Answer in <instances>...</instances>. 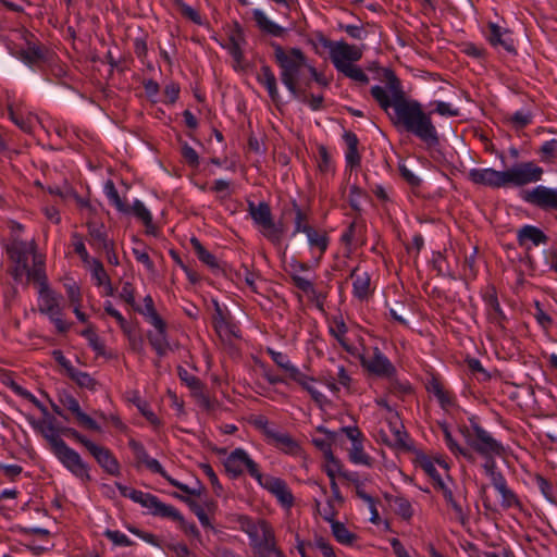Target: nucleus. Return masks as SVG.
Segmentation results:
<instances>
[{
    "label": "nucleus",
    "mask_w": 557,
    "mask_h": 557,
    "mask_svg": "<svg viewBox=\"0 0 557 557\" xmlns=\"http://www.w3.org/2000/svg\"><path fill=\"white\" fill-rule=\"evenodd\" d=\"M486 315L490 323L494 324L500 331L506 330L507 317L503 311L494 287L487 288L483 295Z\"/></svg>",
    "instance_id": "obj_17"
},
{
    "label": "nucleus",
    "mask_w": 557,
    "mask_h": 557,
    "mask_svg": "<svg viewBox=\"0 0 557 557\" xmlns=\"http://www.w3.org/2000/svg\"><path fill=\"white\" fill-rule=\"evenodd\" d=\"M174 496L188 505L190 510L197 516V518L202 527L212 528L209 517L206 513V511L201 505H199L196 500H194L189 497H186V496H182L178 494H174Z\"/></svg>",
    "instance_id": "obj_47"
},
{
    "label": "nucleus",
    "mask_w": 557,
    "mask_h": 557,
    "mask_svg": "<svg viewBox=\"0 0 557 557\" xmlns=\"http://www.w3.org/2000/svg\"><path fill=\"white\" fill-rule=\"evenodd\" d=\"M338 72L345 75L346 77L352 79L354 82L358 83L359 85H367L369 83L368 75L363 72V70L360 66L356 64L351 63Z\"/></svg>",
    "instance_id": "obj_53"
},
{
    "label": "nucleus",
    "mask_w": 557,
    "mask_h": 557,
    "mask_svg": "<svg viewBox=\"0 0 557 557\" xmlns=\"http://www.w3.org/2000/svg\"><path fill=\"white\" fill-rule=\"evenodd\" d=\"M292 207L295 212V228L293 234L310 231L311 225L308 223V214L299 207L296 200L292 201Z\"/></svg>",
    "instance_id": "obj_49"
},
{
    "label": "nucleus",
    "mask_w": 557,
    "mask_h": 557,
    "mask_svg": "<svg viewBox=\"0 0 557 557\" xmlns=\"http://www.w3.org/2000/svg\"><path fill=\"white\" fill-rule=\"evenodd\" d=\"M467 177L475 185L488 186L492 188L504 187L503 171H496L492 168L471 169Z\"/></svg>",
    "instance_id": "obj_19"
},
{
    "label": "nucleus",
    "mask_w": 557,
    "mask_h": 557,
    "mask_svg": "<svg viewBox=\"0 0 557 557\" xmlns=\"http://www.w3.org/2000/svg\"><path fill=\"white\" fill-rule=\"evenodd\" d=\"M104 194L109 202L115 207V209L124 214L128 213V205L120 197L117 189L113 181L108 180L104 184Z\"/></svg>",
    "instance_id": "obj_41"
},
{
    "label": "nucleus",
    "mask_w": 557,
    "mask_h": 557,
    "mask_svg": "<svg viewBox=\"0 0 557 557\" xmlns=\"http://www.w3.org/2000/svg\"><path fill=\"white\" fill-rule=\"evenodd\" d=\"M92 276L97 281L98 286L109 284L110 277L106 272L102 262L98 259L92 260Z\"/></svg>",
    "instance_id": "obj_62"
},
{
    "label": "nucleus",
    "mask_w": 557,
    "mask_h": 557,
    "mask_svg": "<svg viewBox=\"0 0 557 557\" xmlns=\"http://www.w3.org/2000/svg\"><path fill=\"white\" fill-rule=\"evenodd\" d=\"M318 169L321 173H329L333 171V162L332 157L324 145L318 146V158H317Z\"/></svg>",
    "instance_id": "obj_54"
},
{
    "label": "nucleus",
    "mask_w": 557,
    "mask_h": 557,
    "mask_svg": "<svg viewBox=\"0 0 557 557\" xmlns=\"http://www.w3.org/2000/svg\"><path fill=\"white\" fill-rule=\"evenodd\" d=\"M257 82L267 89L272 102L275 106H278L281 103V95L278 92L275 74L270 65L263 63L260 66V70L257 73Z\"/></svg>",
    "instance_id": "obj_24"
},
{
    "label": "nucleus",
    "mask_w": 557,
    "mask_h": 557,
    "mask_svg": "<svg viewBox=\"0 0 557 557\" xmlns=\"http://www.w3.org/2000/svg\"><path fill=\"white\" fill-rule=\"evenodd\" d=\"M32 426L49 443L51 451L66 470L84 483L91 481L88 463L60 437V428L55 425L54 417L48 416L42 421L34 420Z\"/></svg>",
    "instance_id": "obj_4"
},
{
    "label": "nucleus",
    "mask_w": 557,
    "mask_h": 557,
    "mask_svg": "<svg viewBox=\"0 0 557 557\" xmlns=\"http://www.w3.org/2000/svg\"><path fill=\"white\" fill-rule=\"evenodd\" d=\"M39 311L50 318L59 333H66L70 330V324L62 319L60 296L49 288L39 289Z\"/></svg>",
    "instance_id": "obj_13"
},
{
    "label": "nucleus",
    "mask_w": 557,
    "mask_h": 557,
    "mask_svg": "<svg viewBox=\"0 0 557 557\" xmlns=\"http://www.w3.org/2000/svg\"><path fill=\"white\" fill-rule=\"evenodd\" d=\"M268 443L275 446L285 454L296 455L300 446L288 433L275 429L268 437Z\"/></svg>",
    "instance_id": "obj_28"
},
{
    "label": "nucleus",
    "mask_w": 557,
    "mask_h": 557,
    "mask_svg": "<svg viewBox=\"0 0 557 557\" xmlns=\"http://www.w3.org/2000/svg\"><path fill=\"white\" fill-rule=\"evenodd\" d=\"M497 492L502 496L500 505L504 509H509L513 507L521 508V502L511 488L506 486Z\"/></svg>",
    "instance_id": "obj_56"
},
{
    "label": "nucleus",
    "mask_w": 557,
    "mask_h": 557,
    "mask_svg": "<svg viewBox=\"0 0 557 557\" xmlns=\"http://www.w3.org/2000/svg\"><path fill=\"white\" fill-rule=\"evenodd\" d=\"M88 243L96 249L110 247L113 240L108 238L106 227L102 223L87 222Z\"/></svg>",
    "instance_id": "obj_30"
},
{
    "label": "nucleus",
    "mask_w": 557,
    "mask_h": 557,
    "mask_svg": "<svg viewBox=\"0 0 557 557\" xmlns=\"http://www.w3.org/2000/svg\"><path fill=\"white\" fill-rule=\"evenodd\" d=\"M172 510L174 511L175 516H166L165 518L178 522L180 528L186 535L193 536L200 542L201 535L197 525L195 523L187 522L174 506H172Z\"/></svg>",
    "instance_id": "obj_44"
},
{
    "label": "nucleus",
    "mask_w": 557,
    "mask_h": 557,
    "mask_svg": "<svg viewBox=\"0 0 557 557\" xmlns=\"http://www.w3.org/2000/svg\"><path fill=\"white\" fill-rule=\"evenodd\" d=\"M60 403L74 414L78 425L90 431H100V425L81 409V405L74 396L64 395L60 398Z\"/></svg>",
    "instance_id": "obj_20"
},
{
    "label": "nucleus",
    "mask_w": 557,
    "mask_h": 557,
    "mask_svg": "<svg viewBox=\"0 0 557 557\" xmlns=\"http://www.w3.org/2000/svg\"><path fill=\"white\" fill-rule=\"evenodd\" d=\"M237 522L239 529L248 535L252 548L263 549L264 545L274 546V531L268 521L263 519L255 521L248 516L240 515L237 517Z\"/></svg>",
    "instance_id": "obj_7"
},
{
    "label": "nucleus",
    "mask_w": 557,
    "mask_h": 557,
    "mask_svg": "<svg viewBox=\"0 0 557 557\" xmlns=\"http://www.w3.org/2000/svg\"><path fill=\"white\" fill-rule=\"evenodd\" d=\"M248 212L255 224L262 228V234L271 242L278 243L283 235L282 225L275 224L272 218L271 208L268 202L261 201L256 205L248 202Z\"/></svg>",
    "instance_id": "obj_9"
},
{
    "label": "nucleus",
    "mask_w": 557,
    "mask_h": 557,
    "mask_svg": "<svg viewBox=\"0 0 557 557\" xmlns=\"http://www.w3.org/2000/svg\"><path fill=\"white\" fill-rule=\"evenodd\" d=\"M24 272H26L28 280L39 284V287H40L39 289L48 288V280H47V275H46V271H45V262L42 261V259L39 256L34 255L33 267L29 268L27 265V270H25Z\"/></svg>",
    "instance_id": "obj_34"
},
{
    "label": "nucleus",
    "mask_w": 557,
    "mask_h": 557,
    "mask_svg": "<svg viewBox=\"0 0 557 557\" xmlns=\"http://www.w3.org/2000/svg\"><path fill=\"white\" fill-rule=\"evenodd\" d=\"M177 375L180 380L186 384V386L190 389V394L196 400L197 405L207 412H213L219 407V401L216 398H212L206 391V385L201 382L199 377L191 374L184 367H177Z\"/></svg>",
    "instance_id": "obj_11"
},
{
    "label": "nucleus",
    "mask_w": 557,
    "mask_h": 557,
    "mask_svg": "<svg viewBox=\"0 0 557 557\" xmlns=\"http://www.w3.org/2000/svg\"><path fill=\"white\" fill-rule=\"evenodd\" d=\"M251 424L259 430L268 440V437L272 434V432L276 429L272 426L264 416H258L251 420Z\"/></svg>",
    "instance_id": "obj_63"
},
{
    "label": "nucleus",
    "mask_w": 557,
    "mask_h": 557,
    "mask_svg": "<svg viewBox=\"0 0 557 557\" xmlns=\"http://www.w3.org/2000/svg\"><path fill=\"white\" fill-rule=\"evenodd\" d=\"M271 47L274 51V60L280 67L282 83L294 98L306 101V91L301 85L306 88L311 85V79L305 76V72L311 66L308 58L300 48L284 49L277 42H272Z\"/></svg>",
    "instance_id": "obj_3"
},
{
    "label": "nucleus",
    "mask_w": 557,
    "mask_h": 557,
    "mask_svg": "<svg viewBox=\"0 0 557 557\" xmlns=\"http://www.w3.org/2000/svg\"><path fill=\"white\" fill-rule=\"evenodd\" d=\"M290 280L298 289H300L307 295H313L317 298V307L321 310L323 309V301L325 299V295H317L314 285L310 280L296 273L290 274Z\"/></svg>",
    "instance_id": "obj_38"
},
{
    "label": "nucleus",
    "mask_w": 557,
    "mask_h": 557,
    "mask_svg": "<svg viewBox=\"0 0 557 557\" xmlns=\"http://www.w3.org/2000/svg\"><path fill=\"white\" fill-rule=\"evenodd\" d=\"M223 465L231 479H237L247 471L263 488L273 494L280 503L292 506L294 496L286 482L281 478L263 475L259 469V465L250 458L245 449H234L227 456Z\"/></svg>",
    "instance_id": "obj_2"
},
{
    "label": "nucleus",
    "mask_w": 557,
    "mask_h": 557,
    "mask_svg": "<svg viewBox=\"0 0 557 557\" xmlns=\"http://www.w3.org/2000/svg\"><path fill=\"white\" fill-rule=\"evenodd\" d=\"M438 490L443 493L444 499L451 507L455 512V518L465 524L468 521V515L465 512L462 506L455 499L451 490L444 483L441 484Z\"/></svg>",
    "instance_id": "obj_39"
},
{
    "label": "nucleus",
    "mask_w": 557,
    "mask_h": 557,
    "mask_svg": "<svg viewBox=\"0 0 557 557\" xmlns=\"http://www.w3.org/2000/svg\"><path fill=\"white\" fill-rule=\"evenodd\" d=\"M174 4L185 18L194 22L197 25L202 24L201 16L197 10L186 4L183 0H174Z\"/></svg>",
    "instance_id": "obj_57"
},
{
    "label": "nucleus",
    "mask_w": 557,
    "mask_h": 557,
    "mask_svg": "<svg viewBox=\"0 0 557 557\" xmlns=\"http://www.w3.org/2000/svg\"><path fill=\"white\" fill-rule=\"evenodd\" d=\"M35 248L36 245L34 242L26 243L23 240H16L9 247L8 253L10 258L15 262V264H18V268H21L22 272H24L27 270L29 256L36 255Z\"/></svg>",
    "instance_id": "obj_23"
},
{
    "label": "nucleus",
    "mask_w": 557,
    "mask_h": 557,
    "mask_svg": "<svg viewBox=\"0 0 557 557\" xmlns=\"http://www.w3.org/2000/svg\"><path fill=\"white\" fill-rule=\"evenodd\" d=\"M368 198H369V195L367 194L366 190H363L362 188H360L357 185L350 186L348 203L355 212H357L358 214L361 213V211H362L361 201L363 199H368Z\"/></svg>",
    "instance_id": "obj_51"
},
{
    "label": "nucleus",
    "mask_w": 557,
    "mask_h": 557,
    "mask_svg": "<svg viewBox=\"0 0 557 557\" xmlns=\"http://www.w3.org/2000/svg\"><path fill=\"white\" fill-rule=\"evenodd\" d=\"M517 240L519 246L530 248L528 246L529 242L532 243L534 246L547 244L548 236L536 226L524 225L518 230Z\"/></svg>",
    "instance_id": "obj_26"
},
{
    "label": "nucleus",
    "mask_w": 557,
    "mask_h": 557,
    "mask_svg": "<svg viewBox=\"0 0 557 557\" xmlns=\"http://www.w3.org/2000/svg\"><path fill=\"white\" fill-rule=\"evenodd\" d=\"M144 305H145V308L141 309L140 307H138L137 305H135L134 309L139 312L140 314H143L147 321L151 324L156 321H161L163 320L160 314L157 312L156 308H154V304H153V299L150 295H147L145 298H144Z\"/></svg>",
    "instance_id": "obj_52"
},
{
    "label": "nucleus",
    "mask_w": 557,
    "mask_h": 557,
    "mask_svg": "<svg viewBox=\"0 0 557 557\" xmlns=\"http://www.w3.org/2000/svg\"><path fill=\"white\" fill-rule=\"evenodd\" d=\"M329 332L338 342V344L343 347V349L346 352H348L351 356L357 355V348L347 343L345 335L348 332V327L341 315L333 318L329 326Z\"/></svg>",
    "instance_id": "obj_29"
},
{
    "label": "nucleus",
    "mask_w": 557,
    "mask_h": 557,
    "mask_svg": "<svg viewBox=\"0 0 557 557\" xmlns=\"http://www.w3.org/2000/svg\"><path fill=\"white\" fill-rule=\"evenodd\" d=\"M190 245L197 255L198 259L205 263L207 267H209L212 271H219L221 269L220 263L218 262L214 255L209 252L200 243V240L197 237L190 238Z\"/></svg>",
    "instance_id": "obj_36"
},
{
    "label": "nucleus",
    "mask_w": 557,
    "mask_h": 557,
    "mask_svg": "<svg viewBox=\"0 0 557 557\" xmlns=\"http://www.w3.org/2000/svg\"><path fill=\"white\" fill-rule=\"evenodd\" d=\"M9 116L12 122L23 132L30 133L33 129L32 120L27 116H24L22 113L15 111L12 107H9Z\"/></svg>",
    "instance_id": "obj_59"
},
{
    "label": "nucleus",
    "mask_w": 557,
    "mask_h": 557,
    "mask_svg": "<svg viewBox=\"0 0 557 557\" xmlns=\"http://www.w3.org/2000/svg\"><path fill=\"white\" fill-rule=\"evenodd\" d=\"M470 425L459 426L461 435L467 444L481 456H498L505 455L504 445L494 438L478 421L475 417L469 419Z\"/></svg>",
    "instance_id": "obj_5"
},
{
    "label": "nucleus",
    "mask_w": 557,
    "mask_h": 557,
    "mask_svg": "<svg viewBox=\"0 0 557 557\" xmlns=\"http://www.w3.org/2000/svg\"><path fill=\"white\" fill-rule=\"evenodd\" d=\"M252 17L261 33L278 38L285 36L286 29L271 21L262 10L255 9L252 11Z\"/></svg>",
    "instance_id": "obj_27"
},
{
    "label": "nucleus",
    "mask_w": 557,
    "mask_h": 557,
    "mask_svg": "<svg viewBox=\"0 0 557 557\" xmlns=\"http://www.w3.org/2000/svg\"><path fill=\"white\" fill-rule=\"evenodd\" d=\"M534 482L537 486V488L541 491V493L543 494V496L550 503H555L556 502V497H555V493H554V487L552 485V483L546 480L543 475L541 474H536L534 476Z\"/></svg>",
    "instance_id": "obj_60"
},
{
    "label": "nucleus",
    "mask_w": 557,
    "mask_h": 557,
    "mask_svg": "<svg viewBox=\"0 0 557 557\" xmlns=\"http://www.w3.org/2000/svg\"><path fill=\"white\" fill-rule=\"evenodd\" d=\"M331 529L333 536L341 544L352 545L357 540V535L350 532L346 525L339 521H333Z\"/></svg>",
    "instance_id": "obj_42"
},
{
    "label": "nucleus",
    "mask_w": 557,
    "mask_h": 557,
    "mask_svg": "<svg viewBox=\"0 0 557 557\" xmlns=\"http://www.w3.org/2000/svg\"><path fill=\"white\" fill-rule=\"evenodd\" d=\"M104 536L116 546H132L134 544L124 533L117 530H107Z\"/></svg>",
    "instance_id": "obj_61"
},
{
    "label": "nucleus",
    "mask_w": 557,
    "mask_h": 557,
    "mask_svg": "<svg viewBox=\"0 0 557 557\" xmlns=\"http://www.w3.org/2000/svg\"><path fill=\"white\" fill-rule=\"evenodd\" d=\"M419 467L433 480L434 488H438L444 481L435 468L434 461L426 455L422 454L417 457Z\"/></svg>",
    "instance_id": "obj_40"
},
{
    "label": "nucleus",
    "mask_w": 557,
    "mask_h": 557,
    "mask_svg": "<svg viewBox=\"0 0 557 557\" xmlns=\"http://www.w3.org/2000/svg\"><path fill=\"white\" fill-rule=\"evenodd\" d=\"M27 48L17 51L14 55L22 60L26 65L33 66L45 61L47 49L44 45L35 40V36L25 30L23 35Z\"/></svg>",
    "instance_id": "obj_16"
},
{
    "label": "nucleus",
    "mask_w": 557,
    "mask_h": 557,
    "mask_svg": "<svg viewBox=\"0 0 557 557\" xmlns=\"http://www.w3.org/2000/svg\"><path fill=\"white\" fill-rule=\"evenodd\" d=\"M244 33L242 28L237 25L235 32L232 33L230 36V46L228 51L231 55L236 60L237 62H240L244 58V53L242 50V42L244 41Z\"/></svg>",
    "instance_id": "obj_45"
},
{
    "label": "nucleus",
    "mask_w": 557,
    "mask_h": 557,
    "mask_svg": "<svg viewBox=\"0 0 557 557\" xmlns=\"http://www.w3.org/2000/svg\"><path fill=\"white\" fill-rule=\"evenodd\" d=\"M384 77L392 96L379 85L373 86L370 92L380 108L389 115L393 125L412 134L429 147L437 146L440 137L432 122L431 112H424L418 100L406 96L401 82L394 71L386 69Z\"/></svg>",
    "instance_id": "obj_1"
},
{
    "label": "nucleus",
    "mask_w": 557,
    "mask_h": 557,
    "mask_svg": "<svg viewBox=\"0 0 557 557\" xmlns=\"http://www.w3.org/2000/svg\"><path fill=\"white\" fill-rule=\"evenodd\" d=\"M392 502L397 515H399L404 519H410L412 517V506L406 497L395 496Z\"/></svg>",
    "instance_id": "obj_58"
},
{
    "label": "nucleus",
    "mask_w": 557,
    "mask_h": 557,
    "mask_svg": "<svg viewBox=\"0 0 557 557\" xmlns=\"http://www.w3.org/2000/svg\"><path fill=\"white\" fill-rule=\"evenodd\" d=\"M522 199L542 210H557V189L539 185L522 193Z\"/></svg>",
    "instance_id": "obj_14"
},
{
    "label": "nucleus",
    "mask_w": 557,
    "mask_h": 557,
    "mask_svg": "<svg viewBox=\"0 0 557 557\" xmlns=\"http://www.w3.org/2000/svg\"><path fill=\"white\" fill-rule=\"evenodd\" d=\"M128 447L132 449L135 459L137 461V465H145L147 469H149L152 473H158L162 478H164L172 486L178 488L185 494L199 496L201 491L197 488H190L188 485L181 483L180 481L173 479L171 475L168 474V472L164 470V468L161 466V463L154 459L149 457L145 446L134 440L131 438L128 441Z\"/></svg>",
    "instance_id": "obj_6"
},
{
    "label": "nucleus",
    "mask_w": 557,
    "mask_h": 557,
    "mask_svg": "<svg viewBox=\"0 0 557 557\" xmlns=\"http://www.w3.org/2000/svg\"><path fill=\"white\" fill-rule=\"evenodd\" d=\"M323 45L330 49V59L337 71H341L351 63L354 64L362 58L361 49L344 40H325Z\"/></svg>",
    "instance_id": "obj_12"
},
{
    "label": "nucleus",
    "mask_w": 557,
    "mask_h": 557,
    "mask_svg": "<svg viewBox=\"0 0 557 557\" xmlns=\"http://www.w3.org/2000/svg\"><path fill=\"white\" fill-rule=\"evenodd\" d=\"M349 459L352 463L364 465L368 467L372 466V458L364 453L363 440L351 445L349 450Z\"/></svg>",
    "instance_id": "obj_46"
},
{
    "label": "nucleus",
    "mask_w": 557,
    "mask_h": 557,
    "mask_svg": "<svg viewBox=\"0 0 557 557\" xmlns=\"http://www.w3.org/2000/svg\"><path fill=\"white\" fill-rule=\"evenodd\" d=\"M213 306L214 314L212 317V324L214 330L218 332L226 325L230 319L225 315L223 309L221 308L220 304L216 300H213Z\"/></svg>",
    "instance_id": "obj_64"
},
{
    "label": "nucleus",
    "mask_w": 557,
    "mask_h": 557,
    "mask_svg": "<svg viewBox=\"0 0 557 557\" xmlns=\"http://www.w3.org/2000/svg\"><path fill=\"white\" fill-rule=\"evenodd\" d=\"M293 381L297 382L305 391H307L311 398L319 405L323 406L327 403L326 397L318 391L312 383L315 382V379L309 376L300 371V376L294 377Z\"/></svg>",
    "instance_id": "obj_37"
},
{
    "label": "nucleus",
    "mask_w": 557,
    "mask_h": 557,
    "mask_svg": "<svg viewBox=\"0 0 557 557\" xmlns=\"http://www.w3.org/2000/svg\"><path fill=\"white\" fill-rule=\"evenodd\" d=\"M490 34L487 36V40L494 47L502 46L509 53H517L513 39L510 37H506L509 34L508 29H503L496 23L490 22L487 24Z\"/></svg>",
    "instance_id": "obj_25"
},
{
    "label": "nucleus",
    "mask_w": 557,
    "mask_h": 557,
    "mask_svg": "<svg viewBox=\"0 0 557 557\" xmlns=\"http://www.w3.org/2000/svg\"><path fill=\"white\" fill-rule=\"evenodd\" d=\"M543 169L533 161L517 163L503 171L504 187L524 186L542 180Z\"/></svg>",
    "instance_id": "obj_10"
},
{
    "label": "nucleus",
    "mask_w": 557,
    "mask_h": 557,
    "mask_svg": "<svg viewBox=\"0 0 557 557\" xmlns=\"http://www.w3.org/2000/svg\"><path fill=\"white\" fill-rule=\"evenodd\" d=\"M67 375L82 388L95 391L98 385L97 381L89 373L81 371L75 367L73 369H69Z\"/></svg>",
    "instance_id": "obj_43"
},
{
    "label": "nucleus",
    "mask_w": 557,
    "mask_h": 557,
    "mask_svg": "<svg viewBox=\"0 0 557 557\" xmlns=\"http://www.w3.org/2000/svg\"><path fill=\"white\" fill-rule=\"evenodd\" d=\"M537 152L541 161L553 162L557 158V136L543 143Z\"/></svg>",
    "instance_id": "obj_55"
},
{
    "label": "nucleus",
    "mask_w": 557,
    "mask_h": 557,
    "mask_svg": "<svg viewBox=\"0 0 557 557\" xmlns=\"http://www.w3.org/2000/svg\"><path fill=\"white\" fill-rule=\"evenodd\" d=\"M147 508L153 516L165 518L166 516H175L172 505L162 503L156 495L138 491L134 500Z\"/></svg>",
    "instance_id": "obj_21"
},
{
    "label": "nucleus",
    "mask_w": 557,
    "mask_h": 557,
    "mask_svg": "<svg viewBox=\"0 0 557 557\" xmlns=\"http://www.w3.org/2000/svg\"><path fill=\"white\" fill-rule=\"evenodd\" d=\"M350 278L354 280L352 283V294L359 300H363L368 298L370 294V285L371 280L370 275L367 272L359 273L358 268L354 269L350 273Z\"/></svg>",
    "instance_id": "obj_32"
},
{
    "label": "nucleus",
    "mask_w": 557,
    "mask_h": 557,
    "mask_svg": "<svg viewBox=\"0 0 557 557\" xmlns=\"http://www.w3.org/2000/svg\"><path fill=\"white\" fill-rule=\"evenodd\" d=\"M343 139L347 145V151L345 154L347 165L351 169L360 166L361 156L358 151L359 139L357 135L350 131H347L343 135Z\"/></svg>",
    "instance_id": "obj_31"
},
{
    "label": "nucleus",
    "mask_w": 557,
    "mask_h": 557,
    "mask_svg": "<svg viewBox=\"0 0 557 557\" xmlns=\"http://www.w3.org/2000/svg\"><path fill=\"white\" fill-rule=\"evenodd\" d=\"M86 450L95 458L99 467L112 476L121 474V466L113 453L106 446L98 445L91 441Z\"/></svg>",
    "instance_id": "obj_15"
},
{
    "label": "nucleus",
    "mask_w": 557,
    "mask_h": 557,
    "mask_svg": "<svg viewBox=\"0 0 557 557\" xmlns=\"http://www.w3.org/2000/svg\"><path fill=\"white\" fill-rule=\"evenodd\" d=\"M151 325L154 326L156 332L149 331L147 333V338L153 350L157 352V355L159 357H163L170 349V344L168 341L166 322L164 320L156 321L151 323Z\"/></svg>",
    "instance_id": "obj_22"
},
{
    "label": "nucleus",
    "mask_w": 557,
    "mask_h": 557,
    "mask_svg": "<svg viewBox=\"0 0 557 557\" xmlns=\"http://www.w3.org/2000/svg\"><path fill=\"white\" fill-rule=\"evenodd\" d=\"M135 215L147 228L148 234H154L156 227L152 221L151 212L146 208L143 201L136 199L132 206H128L127 214Z\"/></svg>",
    "instance_id": "obj_33"
},
{
    "label": "nucleus",
    "mask_w": 557,
    "mask_h": 557,
    "mask_svg": "<svg viewBox=\"0 0 557 557\" xmlns=\"http://www.w3.org/2000/svg\"><path fill=\"white\" fill-rule=\"evenodd\" d=\"M267 354L271 357V359L273 360V362L278 367L281 368L282 370H284L285 372L288 373V376L293 380L295 376L299 377L300 376V370L295 367L288 356L284 352H281V351H276L272 348H267Z\"/></svg>",
    "instance_id": "obj_35"
},
{
    "label": "nucleus",
    "mask_w": 557,
    "mask_h": 557,
    "mask_svg": "<svg viewBox=\"0 0 557 557\" xmlns=\"http://www.w3.org/2000/svg\"><path fill=\"white\" fill-rule=\"evenodd\" d=\"M305 234L307 235L309 245L311 247H317L321 255L326 251L329 246V237L326 233L319 232L311 226L310 231H307Z\"/></svg>",
    "instance_id": "obj_50"
},
{
    "label": "nucleus",
    "mask_w": 557,
    "mask_h": 557,
    "mask_svg": "<svg viewBox=\"0 0 557 557\" xmlns=\"http://www.w3.org/2000/svg\"><path fill=\"white\" fill-rule=\"evenodd\" d=\"M361 367L371 375L380 379H393L397 376V369L379 347H372L362 354L357 351Z\"/></svg>",
    "instance_id": "obj_8"
},
{
    "label": "nucleus",
    "mask_w": 557,
    "mask_h": 557,
    "mask_svg": "<svg viewBox=\"0 0 557 557\" xmlns=\"http://www.w3.org/2000/svg\"><path fill=\"white\" fill-rule=\"evenodd\" d=\"M444 440L448 447V449L456 456H463L465 458L471 460L473 458L471 451L465 447H461L456 440L453 437L447 425L443 426Z\"/></svg>",
    "instance_id": "obj_48"
},
{
    "label": "nucleus",
    "mask_w": 557,
    "mask_h": 557,
    "mask_svg": "<svg viewBox=\"0 0 557 557\" xmlns=\"http://www.w3.org/2000/svg\"><path fill=\"white\" fill-rule=\"evenodd\" d=\"M387 424L391 436L383 434V442L392 448L409 450L411 447L407 443L408 433L405 431L398 414L396 413L395 417L391 418Z\"/></svg>",
    "instance_id": "obj_18"
}]
</instances>
